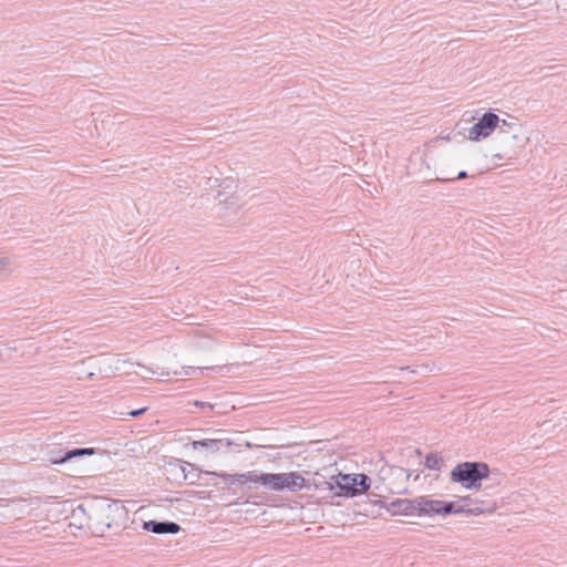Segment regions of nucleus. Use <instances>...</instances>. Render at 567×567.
Returning a JSON list of instances; mask_svg holds the SVG:
<instances>
[{
    "mask_svg": "<svg viewBox=\"0 0 567 567\" xmlns=\"http://www.w3.org/2000/svg\"><path fill=\"white\" fill-rule=\"evenodd\" d=\"M489 466L484 462H463L451 472V481L467 489L480 488L482 481L488 478Z\"/></svg>",
    "mask_w": 567,
    "mask_h": 567,
    "instance_id": "2",
    "label": "nucleus"
},
{
    "mask_svg": "<svg viewBox=\"0 0 567 567\" xmlns=\"http://www.w3.org/2000/svg\"><path fill=\"white\" fill-rule=\"evenodd\" d=\"M374 503L384 506L391 515L405 516H412L414 514H417L419 516H433L434 512L437 511L434 506L439 505L434 499L425 496H420L413 499L398 498L388 505L381 499L375 501Z\"/></svg>",
    "mask_w": 567,
    "mask_h": 567,
    "instance_id": "1",
    "label": "nucleus"
},
{
    "mask_svg": "<svg viewBox=\"0 0 567 567\" xmlns=\"http://www.w3.org/2000/svg\"><path fill=\"white\" fill-rule=\"evenodd\" d=\"M467 177V173L465 171L458 172L456 179H463Z\"/></svg>",
    "mask_w": 567,
    "mask_h": 567,
    "instance_id": "24",
    "label": "nucleus"
},
{
    "mask_svg": "<svg viewBox=\"0 0 567 567\" xmlns=\"http://www.w3.org/2000/svg\"><path fill=\"white\" fill-rule=\"evenodd\" d=\"M560 3H561L563 6H567V0H560Z\"/></svg>",
    "mask_w": 567,
    "mask_h": 567,
    "instance_id": "29",
    "label": "nucleus"
},
{
    "mask_svg": "<svg viewBox=\"0 0 567 567\" xmlns=\"http://www.w3.org/2000/svg\"><path fill=\"white\" fill-rule=\"evenodd\" d=\"M282 489L298 492L306 487L305 477L298 472L281 473Z\"/></svg>",
    "mask_w": 567,
    "mask_h": 567,
    "instance_id": "12",
    "label": "nucleus"
},
{
    "mask_svg": "<svg viewBox=\"0 0 567 567\" xmlns=\"http://www.w3.org/2000/svg\"><path fill=\"white\" fill-rule=\"evenodd\" d=\"M125 515V507L118 502L106 503L93 516H89V520L93 523L92 527L104 533L105 528L120 526L118 519L124 518Z\"/></svg>",
    "mask_w": 567,
    "mask_h": 567,
    "instance_id": "5",
    "label": "nucleus"
},
{
    "mask_svg": "<svg viewBox=\"0 0 567 567\" xmlns=\"http://www.w3.org/2000/svg\"><path fill=\"white\" fill-rule=\"evenodd\" d=\"M499 117L493 112H486L468 130L467 138L471 141H481L488 137L498 126Z\"/></svg>",
    "mask_w": 567,
    "mask_h": 567,
    "instance_id": "6",
    "label": "nucleus"
},
{
    "mask_svg": "<svg viewBox=\"0 0 567 567\" xmlns=\"http://www.w3.org/2000/svg\"><path fill=\"white\" fill-rule=\"evenodd\" d=\"M93 454H95V450L93 447H78L66 451L65 454L60 460L54 461V463H65L74 457Z\"/></svg>",
    "mask_w": 567,
    "mask_h": 567,
    "instance_id": "14",
    "label": "nucleus"
},
{
    "mask_svg": "<svg viewBox=\"0 0 567 567\" xmlns=\"http://www.w3.org/2000/svg\"><path fill=\"white\" fill-rule=\"evenodd\" d=\"M145 411H146V408H142V409H138V410H133V411L128 412V415L133 416V417H136V416H140L141 414H143Z\"/></svg>",
    "mask_w": 567,
    "mask_h": 567,
    "instance_id": "23",
    "label": "nucleus"
},
{
    "mask_svg": "<svg viewBox=\"0 0 567 567\" xmlns=\"http://www.w3.org/2000/svg\"><path fill=\"white\" fill-rule=\"evenodd\" d=\"M217 182H218V179H217V178H215V179L208 178V183H209V184L212 183V185L216 184Z\"/></svg>",
    "mask_w": 567,
    "mask_h": 567,
    "instance_id": "28",
    "label": "nucleus"
},
{
    "mask_svg": "<svg viewBox=\"0 0 567 567\" xmlns=\"http://www.w3.org/2000/svg\"><path fill=\"white\" fill-rule=\"evenodd\" d=\"M9 265L8 258H0V268H3Z\"/></svg>",
    "mask_w": 567,
    "mask_h": 567,
    "instance_id": "25",
    "label": "nucleus"
},
{
    "mask_svg": "<svg viewBox=\"0 0 567 567\" xmlns=\"http://www.w3.org/2000/svg\"><path fill=\"white\" fill-rule=\"evenodd\" d=\"M39 498H12V499H0V506L7 508L3 515L20 519L31 514V505H39Z\"/></svg>",
    "mask_w": 567,
    "mask_h": 567,
    "instance_id": "7",
    "label": "nucleus"
},
{
    "mask_svg": "<svg viewBox=\"0 0 567 567\" xmlns=\"http://www.w3.org/2000/svg\"><path fill=\"white\" fill-rule=\"evenodd\" d=\"M443 458L437 456L436 454L434 453H429L426 456H425V461H424V465L429 468V470H434V471H439L441 470V467L443 466Z\"/></svg>",
    "mask_w": 567,
    "mask_h": 567,
    "instance_id": "15",
    "label": "nucleus"
},
{
    "mask_svg": "<svg viewBox=\"0 0 567 567\" xmlns=\"http://www.w3.org/2000/svg\"><path fill=\"white\" fill-rule=\"evenodd\" d=\"M260 485L270 491H282L281 473H262Z\"/></svg>",
    "mask_w": 567,
    "mask_h": 567,
    "instance_id": "13",
    "label": "nucleus"
},
{
    "mask_svg": "<svg viewBox=\"0 0 567 567\" xmlns=\"http://www.w3.org/2000/svg\"><path fill=\"white\" fill-rule=\"evenodd\" d=\"M437 506L434 515H450V514H467V515H481L484 513H493L497 505L491 504L486 507L482 506H473V498L471 496L461 497L457 502H444L440 499H434Z\"/></svg>",
    "mask_w": 567,
    "mask_h": 567,
    "instance_id": "3",
    "label": "nucleus"
},
{
    "mask_svg": "<svg viewBox=\"0 0 567 567\" xmlns=\"http://www.w3.org/2000/svg\"><path fill=\"white\" fill-rule=\"evenodd\" d=\"M518 152L516 150H505L504 153L495 154L493 157L502 161V159H513L517 156Z\"/></svg>",
    "mask_w": 567,
    "mask_h": 567,
    "instance_id": "19",
    "label": "nucleus"
},
{
    "mask_svg": "<svg viewBox=\"0 0 567 567\" xmlns=\"http://www.w3.org/2000/svg\"><path fill=\"white\" fill-rule=\"evenodd\" d=\"M76 512H81V513H83V514H84V513H85V509H84L83 505L78 506V508L74 511V514H75Z\"/></svg>",
    "mask_w": 567,
    "mask_h": 567,
    "instance_id": "27",
    "label": "nucleus"
},
{
    "mask_svg": "<svg viewBox=\"0 0 567 567\" xmlns=\"http://www.w3.org/2000/svg\"><path fill=\"white\" fill-rule=\"evenodd\" d=\"M491 504H495V502H485L483 499H478V498H473V506H482V507H486Z\"/></svg>",
    "mask_w": 567,
    "mask_h": 567,
    "instance_id": "22",
    "label": "nucleus"
},
{
    "mask_svg": "<svg viewBox=\"0 0 567 567\" xmlns=\"http://www.w3.org/2000/svg\"><path fill=\"white\" fill-rule=\"evenodd\" d=\"M334 483L326 482L328 489L332 491L334 485L340 489L344 496H357L358 494V477L354 474H339L338 476H331Z\"/></svg>",
    "mask_w": 567,
    "mask_h": 567,
    "instance_id": "9",
    "label": "nucleus"
},
{
    "mask_svg": "<svg viewBox=\"0 0 567 567\" xmlns=\"http://www.w3.org/2000/svg\"><path fill=\"white\" fill-rule=\"evenodd\" d=\"M192 404L195 405V406L202 408V409H208L209 411H213V410H215L218 406V404H213V403H209V402L197 401V400L194 401Z\"/></svg>",
    "mask_w": 567,
    "mask_h": 567,
    "instance_id": "20",
    "label": "nucleus"
},
{
    "mask_svg": "<svg viewBox=\"0 0 567 567\" xmlns=\"http://www.w3.org/2000/svg\"><path fill=\"white\" fill-rule=\"evenodd\" d=\"M197 369L202 371L204 368H197ZM205 369H206V370H209L210 368H209V367H206Z\"/></svg>",
    "mask_w": 567,
    "mask_h": 567,
    "instance_id": "30",
    "label": "nucleus"
},
{
    "mask_svg": "<svg viewBox=\"0 0 567 567\" xmlns=\"http://www.w3.org/2000/svg\"><path fill=\"white\" fill-rule=\"evenodd\" d=\"M241 476H244L245 482L260 484L259 477H262V473H258L256 471H250V472L241 474Z\"/></svg>",
    "mask_w": 567,
    "mask_h": 567,
    "instance_id": "18",
    "label": "nucleus"
},
{
    "mask_svg": "<svg viewBox=\"0 0 567 567\" xmlns=\"http://www.w3.org/2000/svg\"><path fill=\"white\" fill-rule=\"evenodd\" d=\"M206 474L217 475L216 472H206ZM218 476L223 477L225 481H227L231 484H234L236 482H241V480H244V476H241V474L223 473V474H218Z\"/></svg>",
    "mask_w": 567,
    "mask_h": 567,
    "instance_id": "17",
    "label": "nucleus"
},
{
    "mask_svg": "<svg viewBox=\"0 0 567 567\" xmlns=\"http://www.w3.org/2000/svg\"><path fill=\"white\" fill-rule=\"evenodd\" d=\"M497 128V135L502 143L508 144L511 142H520L517 147L524 148L525 144L522 137V126L517 121L509 122L507 120H499Z\"/></svg>",
    "mask_w": 567,
    "mask_h": 567,
    "instance_id": "8",
    "label": "nucleus"
},
{
    "mask_svg": "<svg viewBox=\"0 0 567 567\" xmlns=\"http://www.w3.org/2000/svg\"><path fill=\"white\" fill-rule=\"evenodd\" d=\"M358 477V494L367 492L371 486V478L367 474H354Z\"/></svg>",
    "mask_w": 567,
    "mask_h": 567,
    "instance_id": "16",
    "label": "nucleus"
},
{
    "mask_svg": "<svg viewBox=\"0 0 567 567\" xmlns=\"http://www.w3.org/2000/svg\"><path fill=\"white\" fill-rule=\"evenodd\" d=\"M437 181H441V182H451V181H454L455 178H447V177H436Z\"/></svg>",
    "mask_w": 567,
    "mask_h": 567,
    "instance_id": "26",
    "label": "nucleus"
},
{
    "mask_svg": "<svg viewBox=\"0 0 567 567\" xmlns=\"http://www.w3.org/2000/svg\"><path fill=\"white\" fill-rule=\"evenodd\" d=\"M379 482L374 485V489L388 492L390 494H402L406 492V483L410 478L409 472L400 466L389 467L381 471Z\"/></svg>",
    "mask_w": 567,
    "mask_h": 567,
    "instance_id": "4",
    "label": "nucleus"
},
{
    "mask_svg": "<svg viewBox=\"0 0 567 567\" xmlns=\"http://www.w3.org/2000/svg\"><path fill=\"white\" fill-rule=\"evenodd\" d=\"M126 364L130 365V367L134 365V363L130 362L128 360L117 359L116 362H115V369L116 370H124Z\"/></svg>",
    "mask_w": 567,
    "mask_h": 567,
    "instance_id": "21",
    "label": "nucleus"
},
{
    "mask_svg": "<svg viewBox=\"0 0 567 567\" xmlns=\"http://www.w3.org/2000/svg\"><path fill=\"white\" fill-rule=\"evenodd\" d=\"M233 441L226 437H214V439H204L192 442V447L194 450L204 449L207 453L215 454L217 452H227L233 445Z\"/></svg>",
    "mask_w": 567,
    "mask_h": 567,
    "instance_id": "10",
    "label": "nucleus"
},
{
    "mask_svg": "<svg viewBox=\"0 0 567 567\" xmlns=\"http://www.w3.org/2000/svg\"><path fill=\"white\" fill-rule=\"evenodd\" d=\"M143 528L154 534H177L181 530V526L177 523L168 520L157 522L153 519L144 522Z\"/></svg>",
    "mask_w": 567,
    "mask_h": 567,
    "instance_id": "11",
    "label": "nucleus"
}]
</instances>
